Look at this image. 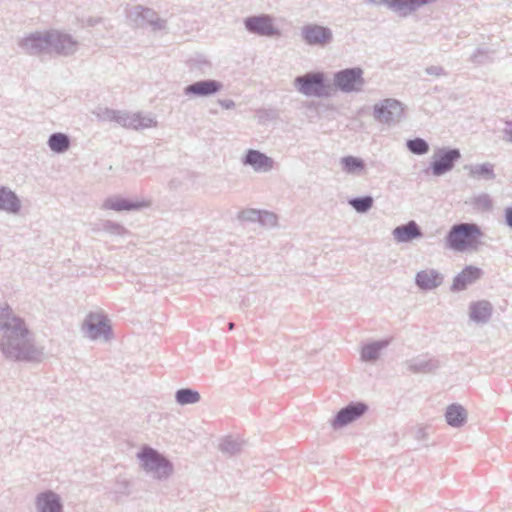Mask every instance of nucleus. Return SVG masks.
Listing matches in <instances>:
<instances>
[{
	"instance_id": "nucleus-1",
	"label": "nucleus",
	"mask_w": 512,
	"mask_h": 512,
	"mask_svg": "<svg viewBox=\"0 0 512 512\" xmlns=\"http://www.w3.org/2000/svg\"><path fill=\"white\" fill-rule=\"evenodd\" d=\"M0 330L3 331L4 341L2 350L8 356L17 360H30L36 351L29 338V331L24 321L13 315L10 308L6 307L0 313Z\"/></svg>"
},
{
	"instance_id": "nucleus-2",
	"label": "nucleus",
	"mask_w": 512,
	"mask_h": 512,
	"mask_svg": "<svg viewBox=\"0 0 512 512\" xmlns=\"http://www.w3.org/2000/svg\"><path fill=\"white\" fill-rule=\"evenodd\" d=\"M482 233L475 224H459L452 227L448 236L449 247L457 251L476 249Z\"/></svg>"
},
{
	"instance_id": "nucleus-3",
	"label": "nucleus",
	"mask_w": 512,
	"mask_h": 512,
	"mask_svg": "<svg viewBox=\"0 0 512 512\" xmlns=\"http://www.w3.org/2000/svg\"><path fill=\"white\" fill-rule=\"evenodd\" d=\"M299 92L307 96H327L328 86L325 84L323 73H307L295 79Z\"/></svg>"
},
{
	"instance_id": "nucleus-4",
	"label": "nucleus",
	"mask_w": 512,
	"mask_h": 512,
	"mask_svg": "<svg viewBox=\"0 0 512 512\" xmlns=\"http://www.w3.org/2000/svg\"><path fill=\"white\" fill-rule=\"evenodd\" d=\"M335 84L346 92L357 90L363 84L362 71L358 68L343 70L335 75Z\"/></svg>"
},
{
	"instance_id": "nucleus-5",
	"label": "nucleus",
	"mask_w": 512,
	"mask_h": 512,
	"mask_svg": "<svg viewBox=\"0 0 512 512\" xmlns=\"http://www.w3.org/2000/svg\"><path fill=\"white\" fill-rule=\"evenodd\" d=\"M375 117L380 122L388 123L400 118L403 113V107L396 100L386 99L380 105L375 106Z\"/></svg>"
},
{
	"instance_id": "nucleus-6",
	"label": "nucleus",
	"mask_w": 512,
	"mask_h": 512,
	"mask_svg": "<svg viewBox=\"0 0 512 512\" xmlns=\"http://www.w3.org/2000/svg\"><path fill=\"white\" fill-rule=\"evenodd\" d=\"M138 457L146 470L158 471L160 468H163L165 473L170 470L169 463L166 459L151 448H143Z\"/></svg>"
},
{
	"instance_id": "nucleus-7",
	"label": "nucleus",
	"mask_w": 512,
	"mask_h": 512,
	"mask_svg": "<svg viewBox=\"0 0 512 512\" xmlns=\"http://www.w3.org/2000/svg\"><path fill=\"white\" fill-rule=\"evenodd\" d=\"M245 25L249 31L260 35L270 36L277 34V30L268 16L249 17L246 19Z\"/></svg>"
},
{
	"instance_id": "nucleus-8",
	"label": "nucleus",
	"mask_w": 512,
	"mask_h": 512,
	"mask_svg": "<svg viewBox=\"0 0 512 512\" xmlns=\"http://www.w3.org/2000/svg\"><path fill=\"white\" fill-rule=\"evenodd\" d=\"M87 335L91 339H96L101 335H107L110 327L107 324L106 318L99 313L90 314L86 320Z\"/></svg>"
},
{
	"instance_id": "nucleus-9",
	"label": "nucleus",
	"mask_w": 512,
	"mask_h": 512,
	"mask_svg": "<svg viewBox=\"0 0 512 512\" xmlns=\"http://www.w3.org/2000/svg\"><path fill=\"white\" fill-rule=\"evenodd\" d=\"M366 411V405L362 403L352 404L342 409L337 414L333 425L335 427L344 426L356 418L360 417Z\"/></svg>"
},
{
	"instance_id": "nucleus-10",
	"label": "nucleus",
	"mask_w": 512,
	"mask_h": 512,
	"mask_svg": "<svg viewBox=\"0 0 512 512\" xmlns=\"http://www.w3.org/2000/svg\"><path fill=\"white\" fill-rule=\"evenodd\" d=\"M481 276V270L478 267L467 266L454 279L453 287L457 290L466 288L467 285L474 283Z\"/></svg>"
},
{
	"instance_id": "nucleus-11",
	"label": "nucleus",
	"mask_w": 512,
	"mask_h": 512,
	"mask_svg": "<svg viewBox=\"0 0 512 512\" xmlns=\"http://www.w3.org/2000/svg\"><path fill=\"white\" fill-rule=\"evenodd\" d=\"M459 157L460 153L457 150L446 152L443 156L434 161L432 166L433 174L439 176L449 171L453 167V162Z\"/></svg>"
},
{
	"instance_id": "nucleus-12",
	"label": "nucleus",
	"mask_w": 512,
	"mask_h": 512,
	"mask_svg": "<svg viewBox=\"0 0 512 512\" xmlns=\"http://www.w3.org/2000/svg\"><path fill=\"white\" fill-rule=\"evenodd\" d=\"M220 88H221V84L216 81H213V80L200 81V82H196L192 85L187 86L185 89V92H186V94L207 96V95L216 93L217 91L220 90Z\"/></svg>"
},
{
	"instance_id": "nucleus-13",
	"label": "nucleus",
	"mask_w": 512,
	"mask_h": 512,
	"mask_svg": "<svg viewBox=\"0 0 512 512\" xmlns=\"http://www.w3.org/2000/svg\"><path fill=\"white\" fill-rule=\"evenodd\" d=\"M492 314V306L488 301L481 300L470 305L469 315L475 322H485Z\"/></svg>"
},
{
	"instance_id": "nucleus-14",
	"label": "nucleus",
	"mask_w": 512,
	"mask_h": 512,
	"mask_svg": "<svg viewBox=\"0 0 512 512\" xmlns=\"http://www.w3.org/2000/svg\"><path fill=\"white\" fill-rule=\"evenodd\" d=\"M303 36L310 44H324L330 39L327 29L320 26H310L304 29Z\"/></svg>"
},
{
	"instance_id": "nucleus-15",
	"label": "nucleus",
	"mask_w": 512,
	"mask_h": 512,
	"mask_svg": "<svg viewBox=\"0 0 512 512\" xmlns=\"http://www.w3.org/2000/svg\"><path fill=\"white\" fill-rule=\"evenodd\" d=\"M245 163L254 167L255 170L267 171L272 168L273 162L270 158L256 150L247 153Z\"/></svg>"
},
{
	"instance_id": "nucleus-16",
	"label": "nucleus",
	"mask_w": 512,
	"mask_h": 512,
	"mask_svg": "<svg viewBox=\"0 0 512 512\" xmlns=\"http://www.w3.org/2000/svg\"><path fill=\"white\" fill-rule=\"evenodd\" d=\"M37 506L40 512H60L61 505L54 493L40 494L37 498Z\"/></svg>"
},
{
	"instance_id": "nucleus-17",
	"label": "nucleus",
	"mask_w": 512,
	"mask_h": 512,
	"mask_svg": "<svg viewBox=\"0 0 512 512\" xmlns=\"http://www.w3.org/2000/svg\"><path fill=\"white\" fill-rule=\"evenodd\" d=\"M393 235L398 242H407L420 236V231L416 223L411 221L406 225L395 228Z\"/></svg>"
},
{
	"instance_id": "nucleus-18",
	"label": "nucleus",
	"mask_w": 512,
	"mask_h": 512,
	"mask_svg": "<svg viewBox=\"0 0 512 512\" xmlns=\"http://www.w3.org/2000/svg\"><path fill=\"white\" fill-rule=\"evenodd\" d=\"M416 282L423 289H433L441 283V278L433 270H424L417 274Z\"/></svg>"
},
{
	"instance_id": "nucleus-19",
	"label": "nucleus",
	"mask_w": 512,
	"mask_h": 512,
	"mask_svg": "<svg viewBox=\"0 0 512 512\" xmlns=\"http://www.w3.org/2000/svg\"><path fill=\"white\" fill-rule=\"evenodd\" d=\"M466 416L465 409L460 405L453 404L448 407L446 412V420L451 426L457 427L462 425L466 420Z\"/></svg>"
},
{
	"instance_id": "nucleus-20",
	"label": "nucleus",
	"mask_w": 512,
	"mask_h": 512,
	"mask_svg": "<svg viewBox=\"0 0 512 512\" xmlns=\"http://www.w3.org/2000/svg\"><path fill=\"white\" fill-rule=\"evenodd\" d=\"M19 207V201L14 193L4 188L0 189V209L17 212Z\"/></svg>"
},
{
	"instance_id": "nucleus-21",
	"label": "nucleus",
	"mask_w": 512,
	"mask_h": 512,
	"mask_svg": "<svg viewBox=\"0 0 512 512\" xmlns=\"http://www.w3.org/2000/svg\"><path fill=\"white\" fill-rule=\"evenodd\" d=\"M49 147L54 152H63L69 147V139L65 134H53L49 139Z\"/></svg>"
},
{
	"instance_id": "nucleus-22",
	"label": "nucleus",
	"mask_w": 512,
	"mask_h": 512,
	"mask_svg": "<svg viewBox=\"0 0 512 512\" xmlns=\"http://www.w3.org/2000/svg\"><path fill=\"white\" fill-rule=\"evenodd\" d=\"M426 3L427 0H392L389 5L396 10L412 11Z\"/></svg>"
},
{
	"instance_id": "nucleus-23",
	"label": "nucleus",
	"mask_w": 512,
	"mask_h": 512,
	"mask_svg": "<svg viewBox=\"0 0 512 512\" xmlns=\"http://www.w3.org/2000/svg\"><path fill=\"white\" fill-rule=\"evenodd\" d=\"M176 400L181 405L192 404L200 400V395L191 389H181L176 393Z\"/></svg>"
},
{
	"instance_id": "nucleus-24",
	"label": "nucleus",
	"mask_w": 512,
	"mask_h": 512,
	"mask_svg": "<svg viewBox=\"0 0 512 512\" xmlns=\"http://www.w3.org/2000/svg\"><path fill=\"white\" fill-rule=\"evenodd\" d=\"M386 343H373L363 347L361 356L364 360H375L378 358L380 350Z\"/></svg>"
},
{
	"instance_id": "nucleus-25",
	"label": "nucleus",
	"mask_w": 512,
	"mask_h": 512,
	"mask_svg": "<svg viewBox=\"0 0 512 512\" xmlns=\"http://www.w3.org/2000/svg\"><path fill=\"white\" fill-rule=\"evenodd\" d=\"M342 165L348 173H354L363 169L362 160L352 156L344 157L342 159Z\"/></svg>"
},
{
	"instance_id": "nucleus-26",
	"label": "nucleus",
	"mask_w": 512,
	"mask_h": 512,
	"mask_svg": "<svg viewBox=\"0 0 512 512\" xmlns=\"http://www.w3.org/2000/svg\"><path fill=\"white\" fill-rule=\"evenodd\" d=\"M107 206L110 209H113V210H116V211H121V210L137 209L141 205L130 203L127 200H124V199H116V200H111V201L107 202Z\"/></svg>"
},
{
	"instance_id": "nucleus-27",
	"label": "nucleus",
	"mask_w": 512,
	"mask_h": 512,
	"mask_svg": "<svg viewBox=\"0 0 512 512\" xmlns=\"http://www.w3.org/2000/svg\"><path fill=\"white\" fill-rule=\"evenodd\" d=\"M407 146L415 154H424L428 151V144L420 138L408 141Z\"/></svg>"
},
{
	"instance_id": "nucleus-28",
	"label": "nucleus",
	"mask_w": 512,
	"mask_h": 512,
	"mask_svg": "<svg viewBox=\"0 0 512 512\" xmlns=\"http://www.w3.org/2000/svg\"><path fill=\"white\" fill-rule=\"evenodd\" d=\"M373 200L371 197H363L353 199L350 204L359 212H365L372 206Z\"/></svg>"
},
{
	"instance_id": "nucleus-29",
	"label": "nucleus",
	"mask_w": 512,
	"mask_h": 512,
	"mask_svg": "<svg viewBox=\"0 0 512 512\" xmlns=\"http://www.w3.org/2000/svg\"><path fill=\"white\" fill-rule=\"evenodd\" d=\"M471 175L473 177H492L493 176V169L490 165H480L471 170Z\"/></svg>"
},
{
	"instance_id": "nucleus-30",
	"label": "nucleus",
	"mask_w": 512,
	"mask_h": 512,
	"mask_svg": "<svg viewBox=\"0 0 512 512\" xmlns=\"http://www.w3.org/2000/svg\"><path fill=\"white\" fill-rule=\"evenodd\" d=\"M505 217H506L507 224H508L510 227H512V207H511V208L506 209V211H505Z\"/></svg>"
},
{
	"instance_id": "nucleus-31",
	"label": "nucleus",
	"mask_w": 512,
	"mask_h": 512,
	"mask_svg": "<svg viewBox=\"0 0 512 512\" xmlns=\"http://www.w3.org/2000/svg\"><path fill=\"white\" fill-rule=\"evenodd\" d=\"M229 328H230V329H232V328H233V323H230Z\"/></svg>"
},
{
	"instance_id": "nucleus-32",
	"label": "nucleus",
	"mask_w": 512,
	"mask_h": 512,
	"mask_svg": "<svg viewBox=\"0 0 512 512\" xmlns=\"http://www.w3.org/2000/svg\"><path fill=\"white\" fill-rule=\"evenodd\" d=\"M510 139L512 140V136H511V138H510Z\"/></svg>"
}]
</instances>
